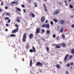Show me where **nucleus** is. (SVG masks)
I'll list each match as a JSON object with an SVG mask.
<instances>
[{"label":"nucleus","instance_id":"f257e3e1","mask_svg":"<svg viewBox=\"0 0 74 74\" xmlns=\"http://www.w3.org/2000/svg\"><path fill=\"white\" fill-rule=\"evenodd\" d=\"M15 27H17L16 29H15L13 30L12 32V33H15L18 32V30H19V25H18L16 24L15 25Z\"/></svg>","mask_w":74,"mask_h":74},{"label":"nucleus","instance_id":"f03ea898","mask_svg":"<svg viewBox=\"0 0 74 74\" xmlns=\"http://www.w3.org/2000/svg\"><path fill=\"white\" fill-rule=\"evenodd\" d=\"M27 38V36H26V33H24L23 35V38L22 39L23 42H25Z\"/></svg>","mask_w":74,"mask_h":74},{"label":"nucleus","instance_id":"7ed1b4c3","mask_svg":"<svg viewBox=\"0 0 74 74\" xmlns=\"http://www.w3.org/2000/svg\"><path fill=\"white\" fill-rule=\"evenodd\" d=\"M50 26L49 24H43L42 26V27H45L46 28H47V29H49Z\"/></svg>","mask_w":74,"mask_h":74},{"label":"nucleus","instance_id":"20e7f679","mask_svg":"<svg viewBox=\"0 0 74 74\" xmlns=\"http://www.w3.org/2000/svg\"><path fill=\"white\" fill-rule=\"evenodd\" d=\"M36 65L37 66H40L41 67H42V64L40 62H36Z\"/></svg>","mask_w":74,"mask_h":74},{"label":"nucleus","instance_id":"39448f33","mask_svg":"<svg viewBox=\"0 0 74 74\" xmlns=\"http://www.w3.org/2000/svg\"><path fill=\"white\" fill-rule=\"evenodd\" d=\"M32 49H30L29 50V51L30 52H31V53H33V52H36V49H35V48H34V47H32Z\"/></svg>","mask_w":74,"mask_h":74},{"label":"nucleus","instance_id":"423d86ee","mask_svg":"<svg viewBox=\"0 0 74 74\" xmlns=\"http://www.w3.org/2000/svg\"><path fill=\"white\" fill-rule=\"evenodd\" d=\"M59 12H60V10L57 9L54 12L53 14L54 15H58Z\"/></svg>","mask_w":74,"mask_h":74},{"label":"nucleus","instance_id":"0eeeda50","mask_svg":"<svg viewBox=\"0 0 74 74\" xmlns=\"http://www.w3.org/2000/svg\"><path fill=\"white\" fill-rule=\"evenodd\" d=\"M45 16H43L41 18V22L43 23L45 21Z\"/></svg>","mask_w":74,"mask_h":74},{"label":"nucleus","instance_id":"6e6552de","mask_svg":"<svg viewBox=\"0 0 74 74\" xmlns=\"http://www.w3.org/2000/svg\"><path fill=\"white\" fill-rule=\"evenodd\" d=\"M40 29L38 28L36 29V31L35 32L36 34H37V33H40Z\"/></svg>","mask_w":74,"mask_h":74},{"label":"nucleus","instance_id":"1a4fd4ad","mask_svg":"<svg viewBox=\"0 0 74 74\" xmlns=\"http://www.w3.org/2000/svg\"><path fill=\"white\" fill-rule=\"evenodd\" d=\"M69 54H67L65 57L64 59V61H66L67 59V58L69 57Z\"/></svg>","mask_w":74,"mask_h":74},{"label":"nucleus","instance_id":"9d476101","mask_svg":"<svg viewBox=\"0 0 74 74\" xmlns=\"http://www.w3.org/2000/svg\"><path fill=\"white\" fill-rule=\"evenodd\" d=\"M60 46H63V47H66V44L64 43H60Z\"/></svg>","mask_w":74,"mask_h":74},{"label":"nucleus","instance_id":"9b49d317","mask_svg":"<svg viewBox=\"0 0 74 74\" xmlns=\"http://www.w3.org/2000/svg\"><path fill=\"white\" fill-rule=\"evenodd\" d=\"M16 21L17 22L19 23L21 22V20L20 18L18 17H17L16 18Z\"/></svg>","mask_w":74,"mask_h":74},{"label":"nucleus","instance_id":"f8f14e48","mask_svg":"<svg viewBox=\"0 0 74 74\" xmlns=\"http://www.w3.org/2000/svg\"><path fill=\"white\" fill-rule=\"evenodd\" d=\"M60 24H61V25H63V24L64 23V21L63 20H60Z\"/></svg>","mask_w":74,"mask_h":74},{"label":"nucleus","instance_id":"ddd939ff","mask_svg":"<svg viewBox=\"0 0 74 74\" xmlns=\"http://www.w3.org/2000/svg\"><path fill=\"white\" fill-rule=\"evenodd\" d=\"M43 6L45 8V11H46V12H48V10H47V7H46V6H45V3H43Z\"/></svg>","mask_w":74,"mask_h":74},{"label":"nucleus","instance_id":"4468645a","mask_svg":"<svg viewBox=\"0 0 74 74\" xmlns=\"http://www.w3.org/2000/svg\"><path fill=\"white\" fill-rule=\"evenodd\" d=\"M33 37V34H29V38L30 39H32Z\"/></svg>","mask_w":74,"mask_h":74},{"label":"nucleus","instance_id":"2eb2a0df","mask_svg":"<svg viewBox=\"0 0 74 74\" xmlns=\"http://www.w3.org/2000/svg\"><path fill=\"white\" fill-rule=\"evenodd\" d=\"M15 9H16V10L18 11H19V12H21V9H20V8L16 7H15Z\"/></svg>","mask_w":74,"mask_h":74},{"label":"nucleus","instance_id":"dca6fc26","mask_svg":"<svg viewBox=\"0 0 74 74\" xmlns=\"http://www.w3.org/2000/svg\"><path fill=\"white\" fill-rule=\"evenodd\" d=\"M60 33H62L63 32V27H61V29L60 30Z\"/></svg>","mask_w":74,"mask_h":74},{"label":"nucleus","instance_id":"f3484780","mask_svg":"<svg viewBox=\"0 0 74 74\" xmlns=\"http://www.w3.org/2000/svg\"><path fill=\"white\" fill-rule=\"evenodd\" d=\"M71 53H72L73 54L74 53V49H72L71 51Z\"/></svg>","mask_w":74,"mask_h":74},{"label":"nucleus","instance_id":"a211bd4d","mask_svg":"<svg viewBox=\"0 0 74 74\" xmlns=\"http://www.w3.org/2000/svg\"><path fill=\"white\" fill-rule=\"evenodd\" d=\"M32 60H31L30 61V66H32Z\"/></svg>","mask_w":74,"mask_h":74},{"label":"nucleus","instance_id":"6ab92c4d","mask_svg":"<svg viewBox=\"0 0 74 74\" xmlns=\"http://www.w3.org/2000/svg\"><path fill=\"white\" fill-rule=\"evenodd\" d=\"M31 15L32 18H34V17H35V15H34V14L33 13H32Z\"/></svg>","mask_w":74,"mask_h":74},{"label":"nucleus","instance_id":"aec40b11","mask_svg":"<svg viewBox=\"0 0 74 74\" xmlns=\"http://www.w3.org/2000/svg\"><path fill=\"white\" fill-rule=\"evenodd\" d=\"M56 67L57 69H60V66L59 64H57L56 65Z\"/></svg>","mask_w":74,"mask_h":74},{"label":"nucleus","instance_id":"412c9836","mask_svg":"<svg viewBox=\"0 0 74 74\" xmlns=\"http://www.w3.org/2000/svg\"><path fill=\"white\" fill-rule=\"evenodd\" d=\"M53 21L54 22H58V20H57V19L54 18L53 19Z\"/></svg>","mask_w":74,"mask_h":74},{"label":"nucleus","instance_id":"4be33fe9","mask_svg":"<svg viewBox=\"0 0 74 74\" xmlns=\"http://www.w3.org/2000/svg\"><path fill=\"white\" fill-rule=\"evenodd\" d=\"M10 37H15V34H12L10 35Z\"/></svg>","mask_w":74,"mask_h":74},{"label":"nucleus","instance_id":"5701e85b","mask_svg":"<svg viewBox=\"0 0 74 74\" xmlns=\"http://www.w3.org/2000/svg\"><path fill=\"white\" fill-rule=\"evenodd\" d=\"M34 7H37V3H36V2L34 3Z\"/></svg>","mask_w":74,"mask_h":74},{"label":"nucleus","instance_id":"b1692460","mask_svg":"<svg viewBox=\"0 0 74 74\" xmlns=\"http://www.w3.org/2000/svg\"><path fill=\"white\" fill-rule=\"evenodd\" d=\"M72 58H73V56L70 55L69 56V59L71 60V59H72Z\"/></svg>","mask_w":74,"mask_h":74},{"label":"nucleus","instance_id":"393cba45","mask_svg":"<svg viewBox=\"0 0 74 74\" xmlns=\"http://www.w3.org/2000/svg\"><path fill=\"white\" fill-rule=\"evenodd\" d=\"M46 33L47 34H49L50 33V31L49 30H47L46 31Z\"/></svg>","mask_w":74,"mask_h":74},{"label":"nucleus","instance_id":"a878e982","mask_svg":"<svg viewBox=\"0 0 74 74\" xmlns=\"http://www.w3.org/2000/svg\"><path fill=\"white\" fill-rule=\"evenodd\" d=\"M55 47L56 48H60V46H56Z\"/></svg>","mask_w":74,"mask_h":74},{"label":"nucleus","instance_id":"bb28decb","mask_svg":"<svg viewBox=\"0 0 74 74\" xmlns=\"http://www.w3.org/2000/svg\"><path fill=\"white\" fill-rule=\"evenodd\" d=\"M46 49L47 52H49V47H47L46 48Z\"/></svg>","mask_w":74,"mask_h":74},{"label":"nucleus","instance_id":"cd10ccee","mask_svg":"<svg viewBox=\"0 0 74 74\" xmlns=\"http://www.w3.org/2000/svg\"><path fill=\"white\" fill-rule=\"evenodd\" d=\"M6 15L8 16H10V13H6Z\"/></svg>","mask_w":74,"mask_h":74},{"label":"nucleus","instance_id":"c85d7f7f","mask_svg":"<svg viewBox=\"0 0 74 74\" xmlns=\"http://www.w3.org/2000/svg\"><path fill=\"white\" fill-rule=\"evenodd\" d=\"M50 24L51 25H53V21H51L50 22Z\"/></svg>","mask_w":74,"mask_h":74},{"label":"nucleus","instance_id":"c756f323","mask_svg":"<svg viewBox=\"0 0 74 74\" xmlns=\"http://www.w3.org/2000/svg\"><path fill=\"white\" fill-rule=\"evenodd\" d=\"M62 37L63 38H65V36L64 34L62 35Z\"/></svg>","mask_w":74,"mask_h":74},{"label":"nucleus","instance_id":"7c9ffc66","mask_svg":"<svg viewBox=\"0 0 74 74\" xmlns=\"http://www.w3.org/2000/svg\"><path fill=\"white\" fill-rule=\"evenodd\" d=\"M23 11L24 13H26V10L25 9H23Z\"/></svg>","mask_w":74,"mask_h":74},{"label":"nucleus","instance_id":"2f4dec72","mask_svg":"<svg viewBox=\"0 0 74 74\" xmlns=\"http://www.w3.org/2000/svg\"><path fill=\"white\" fill-rule=\"evenodd\" d=\"M70 8H73V6L72 5H70Z\"/></svg>","mask_w":74,"mask_h":74},{"label":"nucleus","instance_id":"473e14b6","mask_svg":"<svg viewBox=\"0 0 74 74\" xmlns=\"http://www.w3.org/2000/svg\"><path fill=\"white\" fill-rule=\"evenodd\" d=\"M9 18V17H6L5 18V20H7V19H8Z\"/></svg>","mask_w":74,"mask_h":74},{"label":"nucleus","instance_id":"72a5a7b5","mask_svg":"<svg viewBox=\"0 0 74 74\" xmlns=\"http://www.w3.org/2000/svg\"><path fill=\"white\" fill-rule=\"evenodd\" d=\"M12 4H16V2L14 1L12 2H11Z\"/></svg>","mask_w":74,"mask_h":74},{"label":"nucleus","instance_id":"f704fd0d","mask_svg":"<svg viewBox=\"0 0 74 74\" xmlns=\"http://www.w3.org/2000/svg\"><path fill=\"white\" fill-rule=\"evenodd\" d=\"M53 38H55V37H56V35H55V34H53Z\"/></svg>","mask_w":74,"mask_h":74},{"label":"nucleus","instance_id":"c9c22d12","mask_svg":"<svg viewBox=\"0 0 74 74\" xmlns=\"http://www.w3.org/2000/svg\"><path fill=\"white\" fill-rule=\"evenodd\" d=\"M8 23H10V22H11V20H10V19L9 18L8 19Z\"/></svg>","mask_w":74,"mask_h":74},{"label":"nucleus","instance_id":"e433bc0d","mask_svg":"<svg viewBox=\"0 0 74 74\" xmlns=\"http://www.w3.org/2000/svg\"><path fill=\"white\" fill-rule=\"evenodd\" d=\"M21 7H23V8H25V5H21Z\"/></svg>","mask_w":74,"mask_h":74},{"label":"nucleus","instance_id":"4c0bfd02","mask_svg":"<svg viewBox=\"0 0 74 74\" xmlns=\"http://www.w3.org/2000/svg\"><path fill=\"white\" fill-rule=\"evenodd\" d=\"M45 23H48V20H46L45 22Z\"/></svg>","mask_w":74,"mask_h":74},{"label":"nucleus","instance_id":"58836bf2","mask_svg":"<svg viewBox=\"0 0 74 74\" xmlns=\"http://www.w3.org/2000/svg\"><path fill=\"white\" fill-rule=\"evenodd\" d=\"M5 9H6V10H7V9H8V7H7V6H5Z\"/></svg>","mask_w":74,"mask_h":74},{"label":"nucleus","instance_id":"ea45409f","mask_svg":"<svg viewBox=\"0 0 74 74\" xmlns=\"http://www.w3.org/2000/svg\"><path fill=\"white\" fill-rule=\"evenodd\" d=\"M67 67H69L70 66V64H68L67 65Z\"/></svg>","mask_w":74,"mask_h":74},{"label":"nucleus","instance_id":"a19ab883","mask_svg":"<svg viewBox=\"0 0 74 74\" xmlns=\"http://www.w3.org/2000/svg\"><path fill=\"white\" fill-rule=\"evenodd\" d=\"M42 32H45V30H44V29H42Z\"/></svg>","mask_w":74,"mask_h":74},{"label":"nucleus","instance_id":"79ce46f5","mask_svg":"<svg viewBox=\"0 0 74 74\" xmlns=\"http://www.w3.org/2000/svg\"><path fill=\"white\" fill-rule=\"evenodd\" d=\"M72 27H74V25L73 24L72 25Z\"/></svg>","mask_w":74,"mask_h":74},{"label":"nucleus","instance_id":"37998d69","mask_svg":"<svg viewBox=\"0 0 74 74\" xmlns=\"http://www.w3.org/2000/svg\"><path fill=\"white\" fill-rule=\"evenodd\" d=\"M56 39L57 40H59V37H57L56 38Z\"/></svg>","mask_w":74,"mask_h":74},{"label":"nucleus","instance_id":"c03bdc74","mask_svg":"<svg viewBox=\"0 0 74 74\" xmlns=\"http://www.w3.org/2000/svg\"><path fill=\"white\" fill-rule=\"evenodd\" d=\"M73 62H71V65H73Z\"/></svg>","mask_w":74,"mask_h":74},{"label":"nucleus","instance_id":"a18cd8bd","mask_svg":"<svg viewBox=\"0 0 74 74\" xmlns=\"http://www.w3.org/2000/svg\"><path fill=\"white\" fill-rule=\"evenodd\" d=\"M5 32H7L8 31V29H5Z\"/></svg>","mask_w":74,"mask_h":74},{"label":"nucleus","instance_id":"49530a36","mask_svg":"<svg viewBox=\"0 0 74 74\" xmlns=\"http://www.w3.org/2000/svg\"><path fill=\"white\" fill-rule=\"evenodd\" d=\"M66 74H68V71H66Z\"/></svg>","mask_w":74,"mask_h":74},{"label":"nucleus","instance_id":"de8ad7c7","mask_svg":"<svg viewBox=\"0 0 74 74\" xmlns=\"http://www.w3.org/2000/svg\"><path fill=\"white\" fill-rule=\"evenodd\" d=\"M6 26H9L8 24H6Z\"/></svg>","mask_w":74,"mask_h":74},{"label":"nucleus","instance_id":"09e8293b","mask_svg":"<svg viewBox=\"0 0 74 74\" xmlns=\"http://www.w3.org/2000/svg\"><path fill=\"white\" fill-rule=\"evenodd\" d=\"M0 12H2V9H0Z\"/></svg>","mask_w":74,"mask_h":74},{"label":"nucleus","instance_id":"8fccbe9b","mask_svg":"<svg viewBox=\"0 0 74 74\" xmlns=\"http://www.w3.org/2000/svg\"><path fill=\"white\" fill-rule=\"evenodd\" d=\"M64 3H67V1H64Z\"/></svg>","mask_w":74,"mask_h":74},{"label":"nucleus","instance_id":"3c124183","mask_svg":"<svg viewBox=\"0 0 74 74\" xmlns=\"http://www.w3.org/2000/svg\"><path fill=\"white\" fill-rule=\"evenodd\" d=\"M1 4L2 5H3L4 3H1Z\"/></svg>","mask_w":74,"mask_h":74},{"label":"nucleus","instance_id":"603ef678","mask_svg":"<svg viewBox=\"0 0 74 74\" xmlns=\"http://www.w3.org/2000/svg\"><path fill=\"white\" fill-rule=\"evenodd\" d=\"M65 5H66V6H67V5H68L67 4V3H65Z\"/></svg>","mask_w":74,"mask_h":74},{"label":"nucleus","instance_id":"864d4df0","mask_svg":"<svg viewBox=\"0 0 74 74\" xmlns=\"http://www.w3.org/2000/svg\"><path fill=\"white\" fill-rule=\"evenodd\" d=\"M59 28H60V27H59V26H58V29H59Z\"/></svg>","mask_w":74,"mask_h":74},{"label":"nucleus","instance_id":"5fc2aeb1","mask_svg":"<svg viewBox=\"0 0 74 74\" xmlns=\"http://www.w3.org/2000/svg\"><path fill=\"white\" fill-rule=\"evenodd\" d=\"M59 4H61V3L60 2H59Z\"/></svg>","mask_w":74,"mask_h":74},{"label":"nucleus","instance_id":"6e6d98bb","mask_svg":"<svg viewBox=\"0 0 74 74\" xmlns=\"http://www.w3.org/2000/svg\"><path fill=\"white\" fill-rule=\"evenodd\" d=\"M71 69H73V67H71Z\"/></svg>","mask_w":74,"mask_h":74},{"label":"nucleus","instance_id":"4d7b16f0","mask_svg":"<svg viewBox=\"0 0 74 74\" xmlns=\"http://www.w3.org/2000/svg\"><path fill=\"white\" fill-rule=\"evenodd\" d=\"M69 1H71V0H68Z\"/></svg>","mask_w":74,"mask_h":74},{"label":"nucleus","instance_id":"13d9d810","mask_svg":"<svg viewBox=\"0 0 74 74\" xmlns=\"http://www.w3.org/2000/svg\"><path fill=\"white\" fill-rule=\"evenodd\" d=\"M71 17L73 18V16H71Z\"/></svg>","mask_w":74,"mask_h":74},{"label":"nucleus","instance_id":"bf43d9fd","mask_svg":"<svg viewBox=\"0 0 74 74\" xmlns=\"http://www.w3.org/2000/svg\"><path fill=\"white\" fill-rule=\"evenodd\" d=\"M15 70H16V71L17 70V69H15Z\"/></svg>","mask_w":74,"mask_h":74},{"label":"nucleus","instance_id":"052dcab7","mask_svg":"<svg viewBox=\"0 0 74 74\" xmlns=\"http://www.w3.org/2000/svg\"><path fill=\"white\" fill-rule=\"evenodd\" d=\"M27 45H29V43H27Z\"/></svg>","mask_w":74,"mask_h":74},{"label":"nucleus","instance_id":"680f3d73","mask_svg":"<svg viewBox=\"0 0 74 74\" xmlns=\"http://www.w3.org/2000/svg\"><path fill=\"white\" fill-rule=\"evenodd\" d=\"M45 0V1H47V0Z\"/></svg>","mask_w":74,"mask_h":74},{"label":"nucleus","instance_id":"e2e57ef3","mask_svg":"<svg viewBox=\"0 0 74 74\" xmlns=\"http://www.w3.org/2000/svg\"><path fill=\"white\" fill-rule=\"evenodd\" d=\"M1 0H0V2H1Z\"/></svg>","mask_w":74,"mask_h":74},{"label":"nucleus","instance_id":"0e129e2a","mask_svg":"<svg viewBox=\"0 0 74 74\" xmlns=\"http://www.w3.org/2000/svg\"><path fill=\"white\" fill-rule=\"evenodd\" d=\"M13 47H14V46H13Z\"/></svg>","mask_w":74,"mask_h":74}]
</instances>
